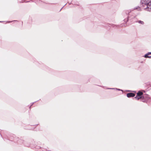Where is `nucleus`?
Masks as SVG:
<instances>
[{
    "label": "nucleus",
    "instance_id": "f257e3e1",
    "mask_svg": "<svg viewBox=\"0 0 151 151\" xmlns=\"http://www.w3.org/2000/svg\"><path fill=\"white\" fill-rule=\"evenodd\" d=\"M140 4L142 6H146V7L144 8L145 9L151 12V0H141Z\"/></svg>",
    "mask_w": 151,
    "mask_h": 151
},
{
    "label": "nucleus",
    "instance_id": "f03ea898",
    "mask_svg": "<svg viewBox=\"0 0 151 151\" xmlns=\"http://www.w3.org/2000/svg\"><path fill=\"white\" fill-rule=\"evenodd\" d=\"M135 95V94L132 93H129L127 94V96L128 98L134 97Z\"/></svg>",
    "mask_w": 151,
    "mask_h": 151
},
{
    "label": "nucleus",
    "instance_id": "7ed1b4c3",
    "mask_svg": "<svg viewBox=\"0 0 151 151\" xmlns=\"http://www.w3.org/2000/svg\"><path fill=\"white\" fill-rule=\"evenodd\" d=\"M144 57L145 58H151V52H149L146 54L145 55Z\"/></svg>",
    "mask_w": 151,
    "mask_h": 151
},
{
    "label": "nucleus",
    "instance_id": "20e7f679",
    "mask_svg": "<svg viewBox=\"0 0 151 151\" xmlns=\"http://www.w3.org/2000/svg\"><path fill=\"white\" fill-rule=\"evenodd\" d=\"M143 94V93L141 91H139L138 93H137V96H141Z\"/></svg>",
    "mask_w": 151,
    "mask_h": 151
},
{
    "label": "nucleus",
    "instance_id": "39448f33",
    "mask_svg": "<svg viewBox=\"0 0 151 151\" xmlns=\"http://www.w3.org/2000/svg\"><path fill=\"white\" fill-rule=\"evenodd\" d=\"M135 9H137L139 11H140L141 10L140 7L139 6H137V7H134V10H135Z\"/></svg>",
    "mask_w": 151,
    "mask_h": 151
},
{
    "label": "nucleus",
    "instance_id": "423d86ee",
    "mask_svg": "<svg viewBox=\"0 0 151 151\" xmlns=\"http://www.w3.org/2000/svg\"><path fill=\"white\" fill-rule=\"evenodd\" d=\"M141 98V96H139L137 95L136 96L134 97V98L136 99L137 100H139V99Z\"/></svg>",
    "mask_w": 151,
    "mask_h": 151
},
{
    "label": "nucleus",
    "instance_id": "0eeeda50",
    "mask_svg": "<svg viewBox=\"0 0 151 151\" xmlns=\"http://www.w3.org/2000/svg\"><path fill=\"white\" fill-rule=\"evenodd\" d=\"M137 22L139 23L142 24H144V22L143 21H141V20H139Z\"/></svg>",
    "mask_w": 151,
    "mask_h": 151
},
{
    "label": "nucleus",
    "instance_id": "6e6552de",
    "mask_svg": "<svg viewBox=\"0 0 151 151\" xmlns=\"http://www.w3.org/2000/svg\"><path fill=\"white\" fill-rule=\"evenodd\" d=\"M128 20V19H127V21Z\"/></svg>",
    "mask_w": 151,
    "mask_h": 151
},
{
    "label": "nucleus",
    "instance_id": "1a4fd4ad",
    "mask_svg": "<svg viewBox=\"0 0 151 151\" xmlns=\"http://www.w3.org/2000/svg\"><path fill=\"white\" fill-rule=\"evenodd\" d=\"M63 7L60 10H61V9H63Z\"/></svg>",
    "mask_w": 151,
    "mask_h": 151
}]
</instances>
